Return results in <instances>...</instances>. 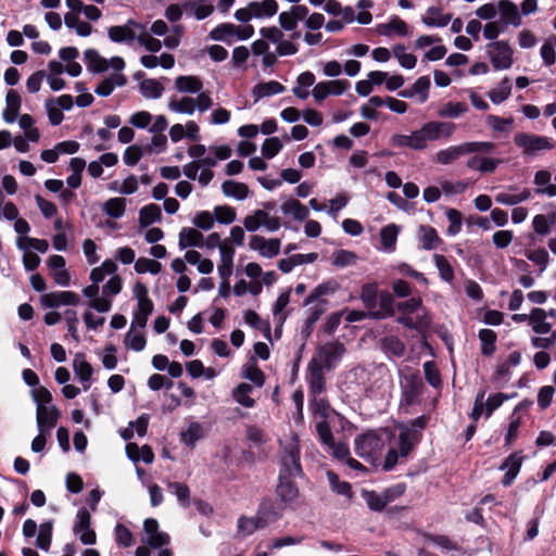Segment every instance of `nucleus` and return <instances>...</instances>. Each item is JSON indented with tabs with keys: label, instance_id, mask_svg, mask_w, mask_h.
<instances>
[{
	"label": "nucleus",
	"instance_id": "obj_1",
	"mask_svg": "<svg viewBox=\"0 0 556 556\" xmlns=\"http://www.w3.org/2000/svg\"><path fill=\"white\" fill-rule=\"evenodd\" d=\"M456 130V125L452 122L430 121L421 125L420 128L410 131L408 135L394 134L390 138V143L395 148H408L414 151H424L429 147V142L441 139H450Z\"/></svg>",
	"mask_w": 556,
	"mask_h": 556
},
{
	"label": "nucleus",
	"instance_id": "obj_2",
	"mask_svg": "<svg viewBox=\"0 0 556 556\" xmlns=\"http://www.w3.org/2000/svg\"><path fill=\"white\" fill-rule=\"evenodd\" d=\"M495 149V143L491 141H467L459 144L450 146L445 149L439 150L433 160L440 165H451L459 157L467 154H488Z\"/></svg>",
	"mask_w": 556,
	"mask_h": 556
},
{
	"label": "nucleus",
	"instance_id": "obj_3",
	"mask_svg": "<svg viewBox=\"0 0 556 556\" xmlns=\"http://www.w3.org/2000/svg\"><path fill=\"white\" fill-rule=\"evenodd\" d=\"M419 442L418 431L414 428L401 427L397 443L391 446L383 462V470L390 471L402 460L406 459Z\"/></svg>",
	"mask_w": 556,
	"mask_h": 556
},
{
	"label": "nucleus",
	"instance_id": "obj_4",
	"mask_svg": "<svg viewBox=\"0 0 556 556\" xmlns=\"http://www.w3.org/2000/svg\"><path fill=\"white\" fill-rule=\"evenodd\" d=\"M514 142L526 157H534L540 152L552 150L555 147L552 138L528 132H517Z\"/></svg>",
	"mask_w": 556,
	"mask_h": 556
},
{
	"label": "nucleus",
	"instance_id": "obj_5",
	"mask_svg": "<svg viewBox=\"0 0 556 556\" xmlns=\"http://www.w3.org/2000/svg\"><path fill=\"white\" fill-rule=\"evenodd\" d=\"M280 473L288 477H301L300 441L296 434L282 447L280 455Z\"/></svg>",
	"mask_w": 556,
	"mask_h": 556
},
{
	"label": "nucleus",
	"instance_id": "obj_6",
	"mask_svg": "<svg viewBox=\"0 0 556 556\" xmlns=\"http://www.w3.org/2000/svg\"><path fill=\"white\" fill-rule=\"evenodd\" d=\"M355 453L363 459L374 463L381 454L384 443L375 431H368L355 438Z\"/></svg>",
	"mask_w": 556,
	"mask_h": 556
},
{
	"label": "nucleus",
	"instance_id": "obj_7",
	"mask_svg": "<svg viewBox=\"0 0 556 556\" xmlns=\"http://www.w3.org/2000/svg\"><path fill=\"white\" fill-rule=\"evenodd\" d=\"M345 353L344 345L339 341H331L320 345L312 358L327 370L334 368Z\"/></svg>",
	"mask_w": 556,
	"mask_h": 556
},
{
	"label": "nucleus",
	"instance_id": "obj_8",
	"mask_svg": "<svg viewBox=\"0 0 556 556\" xmlns=\"http://www.w3.org/2000/svg\"><path fill=\"white\" fill-rule=\"evenodd\" d=\"M84 59L89 71L94 73H102L109 68L116 72H122L125 67V62L119 56H113L110 60L102 58L97 50L88 49L84 52Z\"/></svg>",
	"mask_w": 556,
	"mask_h": 556
},
{
	"label": "nucleus",
	"instance_id": "obj_9",
	"mask_svg": "<svg viewBox=\"0 0 556 556\" xmlns=\"http://www.w3.org/2000/svg\"><path fill=\"white\" fill-rule=\"evenodd\" d=\"M317 434L323 445L338 460L345 462L350 457L349 445L344 442H336L330 425L320 424L317 427Z\"/></svg>",
	"mask_w": 556,
	"mask_h": 556
},
{
	"label": "nucleus",
	"instance_id": "obj_10",
	"mask_svg": "<svg viewBox=\"0 0 556 556\" xmlns=\"http://www.w3.org/2000/svg\"><path fill=\"white\" fill-rule=\"evenodd\" d=\"M143 24L134 20H128L124 25L111 26L108 29V36L115 43L132 45L138 41Z\"/></svg>",
	"mask_w": 556,
	"mask_h": 556
},
{
	"label": "nucleus",
	"instance_id": "obj_11",
	"mask_svg": "<svg viewBox=\"0 0 556 556\" xmlns=\"http://www.w3.org/2000/svg\"><path fill=\"white\" fill-rule=\"evenodd\" d=\"M493 67L497 71L508 70L513 65V50L507 41L498 40L486 46Z\"/></svg>",
	"mask_w": 556,
	"mask_h": 556
},
{
	"label": "nucleus",
	"instance_id": "obj_12",
	"mask_svg": "<svg viewBox=\"0 0 556 556\" xmlns=\"http://www.w3.org/2000/svg\"><path fill=\"white\" fill-rule=\"evenodd\" d=\"M91 516L87 508L81 507L76 514L73 531L85 545L96 543V532L91 529Z\"/></svg>",
	"mask_w": 556,
	"mask_h": 556
},
{
	"label": "nucleus",
	"instance_id": "obj_13",
	"mask_svg": "<svg viewBox=\"0 0 556 556\" xmlns=\"http://www.w3.org/2000/svg\"><path fill=\"white\" fill-rule=\"evenodd\" d=\"M532 192L529 188H518L515 185L498 191L494 199L501 205L515 206L531 199Z\"/></svg>",
	"mask_w": 556,
	"mask_h": 556
},
{
	"label": "nucleus",
	"instance_id": "obj_14",
	"mask_svg": "<svg viewBox=\"0 0 556 556\" xmlns=\"http://www.w3.org/2000/svg\"><path fill=\"white\" fill-rule=\"evenodd\" d=\"M283 510L285 505L282 503L276 502L271 498L263 500L256 513L261 527L265 528L270 523L276 522L281 518Z\"/></svg>",
	"mask_w": 556,
	"mask_h": 556
},
{
	"label": "nucleus",
	"instance_id": "obj_15",
	"mask_svg": "<svg viewBox=\"0 0 556 556\" xmlns=\"http://www.w3.org/2000/svg\"><path fill=\"white\" fill-rule=\"evenodd\" d=\"M281 241L278 238L267 239L265 237L254 235L251 237L249 248L256 251L261 256L273 258L280 253Z\"/></svg>",
	"mask_w": 556,
	"mask_h": 556
},
{
	"label": "nucleus",
	"instance_id": "obj_16",
	"mask_svg": "<svg viewBox=\"0 0 556 556\" xmlns=\"http://www.w3.org/2000/svg\"><path fill=\"white\" fill-rule=\"evenodd\" d=\"M142 542L152 548H161L169 543V536L159 530V522L153 518H148L143 522Z\"/></svg>",
	"mask_w": 556,
	"mask_h": 556
},
{
	"label": "nucleus",
	"instance_id": "obj_17",
	"mask_svg": "<svg viewBox=\"0 0 556 556\" xmlns=\"http://www.w3.org/2000/svg\"><path fill=\"white\" fill-rule=\"evenodd\" d=\"M61 413L55 405H38L36 421L38 432H51L60 419Z\"/></svg>",
	"mask_w": 556,
	"mask_h": 556
},
{
	"label": "nucleus",
	"instance_id": "obj_18",
	"mask_svg": "<svg viewBox=\"0 0 556 556\" xmlns=\"http://www.w3.org/2000/svg\"><path fill=\"white\" fill-rule=\"evenodd\" d=\"M326 368L317 364L316 361L311 359L306 370V382L308 384V391L314 396L319 395L325 391L326 380L324 370Z\"/></svg>",
	"mask_w": 556,
	"mask_h": 556
},
{
	"label": "nucleus",
	"instance_id": "obj_19",
	"mask_svg": "<svg viewBox=\"0 0 556 556\" xmlns=\"http://www.w3.org/2000/svg\"><path fill=\"white\" fill-rule=\"evenodd\" d=\"M424 390L421 378L412 374L405 377V382L402 386V400L401 402L407 406L416 403Z\"/></svg>",
	"mask_w": 556,
	"mask_h": 556
},
{
	"label": "nucleus",
	"instance_id": "obj_20",
	"mask_svg": "<svg viewBox=\"0 0 556 556\" xmlns=\"http://www.w3.org/2000/svg\"><path fill=\"white\" fill-rule=\"evenodd\" d=\"M522 462L523 456L521 455V452H514L503 460L502 465L500 466V470L505 471L502 479V484L504 486H509L513 484L521 469Z\"/></svg>",
	"mask_w": 556,
	"mask_h": 556
},
{
	"label": "nucleus",
	"instance_id": "obj_21",
	"mask_svg": "<svg viewBox=\"0 0 556 556\" xmlns=\"http://www.w3.org/2000/svg\"><path fill=\"white\" fill-rule=\"evenodd\" d=\"M79 302V295L73 291H55L41 296L42 305L49 308H55L61 305L76 306Z\"/></svg>",
	"mask_w": 556,
	"mask_h": 556
},
{
	"label": "nucleus",
	"instance_id": "obj_22",
	"mask_svg": "<svg viewBox=\"0 0 556 556\" xmlns=\"http://www.w3.org/2000/svg\"><path fill=\"white\" fill-rule=\"evenodd\" d=\"M73 370L77 379L83 386L84 391L89 390L91 387V378L93 375V368L89 364L84 354L78 353L73 359Z\"/></svg>",
	"mask_w": 556,
	"mask_h": 556
},
{
	"label": "nucleus",
	"instance_id": "obj_23",
	"mask_svg": "<svg viewBox=\"0 0 556 556\" xmlns=\"http://www.w3.org/2000/svg\"><path fill=\"white\" fill-rule=\"evenodd\" d=\"M220 260L217 271L222 280H229L232 275L235 249L228 240L220 245Z\"/></svg>",
	"mask_w": 556,
	"mask_h": 556
},
{
	"label": "nucleus",
	"instance_id": "obj_24",
	"mask_svg": "<svg viewBox=\"0 0 556 556\" xmlns=\"http://www.w3.org/2000/svg\"><path fill=\"white\" fill-rule=\"evenodd\" d=\"M83 294L90 300L89 307L99 313H106L112 307V300L102 295L99 296V286L93 282L83 289Z\"/></svg>",
	"mask_w": 556,
	"mask_h": 556
},
{
	"label": "nucleus",
	"instance_id": "obj_25",
	"mask_svg": "<svg viewBox=\"0 0 556 556\" xmlns=\"http://www.w3.org/2000/svg\"><path fill=\"white\" fill-rule=\"evenodd\" d=\"M417 239L419 248L425 251L435 250L442 243V239L439 237L438 231L429 225L419 226Z\"/></svg>",
	"mask_w": 556,
	"mask_h": 556
},
{
	"label": "nucleus",
	"instance_id": "obj_26",
	"mask_svg": "<svg viewBox=\"0 0 556 556\" xmlns=\"http://www.w3.org/2000/svg\"><path fill=\"white\" fill-rule=\"evenodd\" d=\"M184 11L187 16L202 21L214 12V5L207 0L187 1L184 3Z\"/></svg>",
	"mask_w": 556,
	"mask_h": 556
},
{
	"label": "nucleus",
	"instance_id": "obj_27",
	"mask_svg": "<svg viewBox=\"0 0 556 556\" xmlns=\"http://www.w3.org/2000/svg\"><path fill=\"white\" fill-rule=\"evenodd\" d=\"M377 31L386 37L396 35L399 37H406L409 35L408 25L399 16H393L388 23H382L377 26Z\"/></svg>",
	"mask_w": 556,
	"mask_h": 556
},
{
	"label": "nucleus",
	"instance_id": "obj_28",
	"mask_svg": "<svg viewBox=\"0 0 556 556\" xmlns=\"http://www.w3.org/2000/svg\"><path fill=\"white\" fill-rule=\"evenodd\" d=\"M497 9L503 22L506 25H513L515 27L521 25V15L519 13L518 7L514 2L509 0H500L497 2Z\"/></svg>",
	"mask_w": 556,
	"mask_h": 556
},
{
	"label": "nucleus",
	"instance_id": "obj_29",
	"mask_svg": "<svg viewBox=\"0 0 556 556\" xmlns=\"http://www.w3.org/2000/svg\"><path fill=\"white\" fill-rule=\"evenodd\" d=\"M126 83V77L121 72L114 71V73L100 81L94 92L99 97H109L116 87H123Z\"/></svg>",
	"mask_w": 556,
	"mask_h": 556
},
{
	"label": "nucleus",
	"instance_id": "obj_30",
	"mask_svg": "<svg viewBox=\"0 0 556 556\" xmlns=\"http://www.w3.org/2000/svg\"><path fill=\"white\" fill-rule=\"evenodd\" d=\"M203 87V81L198 76L181 75L175 79V89L180 93L197 94Z\"/></svg>",
	"mask_w": 556,
	"mask_h": 556
},
{
	"label": "nucleus",
	"instance_id": "obj_31",
	"mask_svg": "<svg viewBox=\"0 0 556 556\" xmlns=\"http://www.w3.org/2000/svg\"><path fill=\"white\" fill-rule=\"evenodd\" d=\"M203 235L195 228L184 227L178 235V247L180 250L187 248H203Z\"/></svg>",
	"mask_w": 556,
	"mask_h": 556
},
{
	"label": "nucleus",
	"instance_id": "obj_32",
	"mask_svg": "<svg viewBox=\"0 0 556 556\" xmlns=\"http://www.w3.org/2000/svg\"><path fill=\"white\" fill-rule=\"evenodd\" d=\"M452 15L443 13L442 9L439 7H429L421 17V22L427 27H437L442 28L447 26L451 22Z\"/></svg>",
	"mask_w": 556,
	"mask_h": 556
},
{
	"label": "nucleus",
	"instance_id": "obj_33",
	"mask_svg": "<svg viewBox=\"0 0 556 556\" xmlns=\"http://www.w3.org/2000/svg\"><path fill=\"white\" fill-rule=\"evenodd\" d=\"M294 477L279 475L277 495L285 504L292 503L299 495V490L292 481Z\"/></svg>",
	"mask_w": 556,
	"mask_h": 556
},
{
	"label": "nucleus",
	"instance_id": "obj_34",
	"mask_svg": "<svg viewBox=\"0 0 556 556\" xmlns=\"http://www.w3.org/2000/svg\"><path fill=\"white\" fill-rule=\"evenodd\" d=\"M530 324L532 331L536 334H547L552 331L553 325L547 321L546 311L543 308H532L530 311Z\"/></svg>",
	"mask_w": 556,
	"mask_h": 556
},
{
	"label": "nucleus",
	"instance_id": "obj_35",
	"mask_svg": "<svg viewBox=\"0 0 556 556\" xmlns=\"http://www.w3.org/2000/svg\"><path fill=\"white\" fill-rule=\"evenodd\" d=\"M286 87L277 80H269L266 83L256 84L252 89V97L254 102H258L265 97H271L275 94L282 93Z\"/></svg>",
	"mask_w": 556,
	"mask_h": 556
},
{
	"label": "nucleus",
	"instance_id": "obj_36",
	"mask_svg": "<svg viewBox=\"0 0 556 556\" xmlns=\"http://www.w3.org/2000/svg\"><path fill=\"white\" fill-rule=\"evenodd\" d=\"M552 175L548 170L542 169L534 174L533 184L538 187L536 194L556 197V185L551 184Z\"/></svg>",
	"mask_w": 556,
	"mask_h": 556
},
{
	"label": "nucleus",
	"instance_id": "obj_37",
	"mask_svg": "<svg viewBox=\"0 0 556 556\" xmlns=\"http://www.w3.org/2000/svg\"><path fill=\"white\" fill-rule=\"evenodd\" d=\"M7 108L3 111L2 117L5 123L12 124L16 121L21 109V97L14 89L8 91L5 97Z\"/></svg>",
	"mask_w": 556,
	"mask_h": 556
},
{
	"label": "nucleus",
	"instance_id": "obj_38",
	"mask_svg": "<svg viewBox=\"0 0 556 556\" xmlns=\"http://www.w3.org/2000/svg\"><path fill=\"white\" fill-rule=\"evenodd\" d=\"M377 305L379 307L372 311V318L383 319L393 315L394 300L391 293L382 291L378 294Z\"/></svg>",
	"mask_w": 556,
	"mask_h": 556
},
{
	"label": "nucleus",
	"instance_id": "obj_39",
	"mask_svg": "<svg viewBox=\"0 0 556 556\" xmlns=\"http://www.w3.org/2000/svg\"><path fill=\"white\" fill-rule=\"evenodd\" d=\"M311 409L314 417L318 419V421L316 422V428L320 424L329 425L328 419L330 418L331 415L336 414V412L331 408L329 403L321 397H315L311 402Z\"/></svg>",
	"mask_w": 556,
	"mask_h": 556
},
{
	"label": "nucleus",
	"instance_id": "obj_40",
	"mask_svg": "<svg viewBox=\"0 0 556 556\" xmlns=\"http://www.w3.org/2000/svg\"><path fill=\"white\" fill-rule=\"evenodd\" d=\"M251 9L255 18H267L277 13L278 3L276 0L252 1Z\"/></svg>",
	"mask_w": 556,
	"mask_h": 556
},
{
	"label": "nucleus",
	"instance_id": "obj_41",
	"mask_svg": "<svg viewBox=\"0 0 556 556\" xmlns=\"http://www.w3.org/2000/svg\"><path fill=\"white\" fill-rule=\"evenodd\" d=\"M168 110L177 114L193 115L195 112V101L192 97L170 98L168 101Z\"/></svg>",
	"mask_w": 556,
	"mask_h": 556
},
{
	"label": "nucleus",
	"instance_id": "obj_42",
	"mask_svg": "<svg viewBox=\"0 0 556 556\" xmlns=\"http://www.w3.org/2000/svg\"><path fill=\"white\" fill-rule=\"evenodd\" d=\"M281 212L285 215H292L296 220H305L308 215V208L295 199H288L280 206Z\"/></svg>",
	"mask_w": 556,
	"mask_h": 556
},
{
	"label": "nucleus",
	"instance_id": "obj_43",
	"mask_svg": "<svg viewBox=\"0 0 556 556\" xmlns=\"http://www.w3.org/2000/svg\"><path fill=\"white\" fill-rule=\"evenodd\" d=\"M238 30V26L230 23H223L211 30L210 38L215 41H223L230 45L231 39L236 37Z\"/></svg>",
	"mask_w": 556,
	"mask_h": 556
},
{
	"label": "nucleus",
	"instance_id": "obj_44",
	"mask_svg": "<svg viewBox=\"0 0 556 556\" xmlns=\"http://www.w3.org/2000/svg\"><path fill=\"white\" fill-rule=\"evenodd\" d=\"M162 211L160 205L150 203L144 205L139 211V225L140 227H148L154 223L161 222Z\"/></svg>",
	"mask_w": 556,
	"mask_h": 556
},
{
	"label": "nucleus",
	"instance_id": "obj_45",
	"mask_svg": "<svg viewBox=\"0 0 556 556\" xmlns=\"http://www.w3.org/2000/svg\"><path fill=\"white\" fill-rule=\"evenodd\" d=\"M223 193L238 201H242L248 198L249 188L245 184L235 181V180H225L222 184Z\"/></svg>",
	"mask_w": 556,
	"mask_h": 556
},
{
	"label": "nucleus",
	"instance_id": "obj_46",
	"mask_svg": "<svg viewBox=\"0 0 556 556\" xmlns=\"http://www.w3.org/2000/svg\"><path fill=\"white\" fill-rule=\"evenodd\" d=\"M399 232L400 228L395 224L387 225L380 230V242L383 251L393 252L395 250Z\"/></svg>",
	"mask_w": 556,
	"mask_h": 556
},
{
	"label": "nucleus",
	"instance_id": "obj_47",
	"mask_svg": "<svg viewBox=\"0 0 556 556\" xmlns=\"http://www.w3.org/2000/svg\"><path fill=\"white\" fill-rule=\"evenodd\" d=\"M424 538L427 543H431L438 546L441 551L446 553L456 552L460 549V546L456 542H454L452 539L444 534L426 533Z\"/></svg>",
	"mask_w": 556,
	"mask_h": 556
},
{
	"label": "nucleus",
	"instance_id": "obj_48",
	"mask_svg": "<svg viewBox=\"0 0 556 556\" xmlns=\"http://www.w3.org/2000/svg\"><path fill=\"white\" fill-rule=\"evenodd\" d=\"M185 262L197 265L198 271L201 274H211L214 268V264L208 258H202L201 254L195 250H188L185 253Z\"/></svg>",
	"mask_w": 556,
	"mask_h": 556
},
{
	"label": "nucleus",
	"instance_id": "obj_49",
	"mask_svg": "<svg viewBox=\"0 0 556 556\" xmlns=\"http://www.w3.org/2000/svg\"><path fill=\"white\" fill-rule=\"evenodd\" d=\"M140 93L146 99H160L164 92V87L160 81L153 78L143 79L139 85Z\"/></svg>",
	"mask_w": 556,
	"mask_h": 556
},
{
	"label": "nucleus",
	"instance_id": "obj_50",
	"mask_svg": "<svg viewBox=\"0 0 556 556\" xmlns=\"http://www.w3.org/2000/svg\"><path fill=\"white\" fill-rule=\"evenodd\" d=\"M478 338L481 343V354L484 356H491L496 350V333L488 328L479 330Z\"/></svg>",
	"mask_w": 556,
	"mask_h": 556
},
{
	"label": "nucleus",
	"instance_id": "obj_51",
	"mask_svg": "<svg viewBox=\"0 0 556 556\" xmlns=\"http://www.w3.org/2000/svg\"><path fill=\"white\" fill-rule=\"evenodd\" d=\"M127 201L125 198H111L104 202L102 211L110 217L118 219L126 212Z\"/></svg>",
	"mask_w": 556,
	"mask_h": 556
},
{
	"label": "nucleus",
	"instance_id": "obj_52",
	"mask_svg": "<svg viewBox=\"0 0 556 556\" xmlns=\"http://www.w3.org/2000/svg\"><path fill=\"white\" fill-rule=\"evenodd\" d=\"M152 312L153 302L137 303V309L135 311L134 318L131 320V328H144Z\"/></svg>",
	"mask_w": 556,
	"mask_h": 556
},
{
	"label": "nucleus",
	"instance_id": "obj_53",
	"mask_svg": "<svg viewBox=\"0 0 556 556\" xmlns=\"http://www.w3.org/2000/svg\"><path fill=\"white\" fill-rule=\"evenodd\" d=\"M392 54L405 70H413L417 64V58L413 53L407 52L406 47L402 43L395 45L392 48Z\"/></svg>",
	"mask_w": 556,
	"mask_h": 556
},
{
	"label": "nucleus",
	"instance_id": "obj_54",
	"mask_svg": "<svg viewBox=\"0 0 556 556\" xmlns=\"http://www.w3.org/2000/svg\"><path fill=\"white\" fill-rule=\"evenodd\" d=\"M361 300L372 317V311L377 307L378 289L376 283H366L361 289Z\"/></svg>",
	"mask_w": 556,
	"mask_h": 556
},
{
	"label": "nucleus",
	"instance_id": "obj_55",
	"mask_svg": "<svg viewBox=\"0 0 556 556\" xmlns=\"http://www.w3.org/2000/svg\"><path fill=\"white\" fill-rule=\"evenodd\" d=\"M338 285L334 281H326L319 283L312 290V292L304 300V305H309L314 302H317L321 296L334 293Z\"/></svg>",
	"mask_w": 556,
	"mask_h": 556
},
{
	"label": "nucleus",
	"instance_id": "obj_56",
	"mask_svg": "<svg viewBox=\"0 0 556 556\" xmlns=\"http://www.w3.org/2000/svg\"><path fill=\"white\" fill-rule=\"evenodd\" d=\"M53 522L51 520L42 522L38 529L36 546L41 551L48 552L52 541Z\"/></svg>",
	"mask_w": 556,
	"mask_h": 556
},
{
	"label": "nucleus",
	"instance_id": "obj_57",
	"mask_svg": "<svg viewBox=\"0 0 556 556\" xmlns=\"http://www.w3.org/2000/svg\"><path fill=\"white\" fill-rule=\"evenodd\" d=\"M556 223V213L551 215L538 214L533 217L532 226L533 230L540 235L545 236L549 232L551 228Z\"/></svg>",
	"mask_w": 556,
	"mask_h": 556
},
{
	"label": "nucleus",
	"instance_id": "obj_58",
	"mask_svg": "<svg viewBox=\"0 0 556 556\" xmlns=\"http://www.w3.org/2000/svg\"><path fill=\"white\" fill-rule=\"evenodd\" d=\"M16 245L20 250H36L39 253H46L49 249V243L45 239H37L30 237H18L16 240Z\"/></svg>",
	"mask_w": 556,
	"mask_h": 556
},
{
	"label": "nucleus",
	"instance_id": "obj_59",
	"mask_svg": "<svg viewBox=\"0 0 556 556\" xmlns=\"http://www.w3.org/2000/svg\"><path fill=\"white\" fill-rule=\"evenodd\" d=\"M433 261L439 271L440 278L443 281L451 283L454 280L455 275L450 261L441 254H434Z\"/></svg>",
	"mask_w": 556,
	"mask_h": 556
},
{
	"label": "nucleus",
	"instance_id": "obj_60",
	"mask_svg": "<svg viewBox=\"0 0 556 556\" xmlns=\"http://www.w3.org/2000/svg\"><path fill=\"white\" fill-rule=\"evenodd\" d=\"M252 387L249 383L242 382L232 391L233 400L244 407H253L255 401L250 396L252 392Z\"/></svg>",
	"mask_w": 556,
	"mask_h": 556
},
{
	"label": "nucleus",
	"instance_id": "obj_61",
	"mask_svg": "<svg viewBox=\"0 0 556 556\" xmlns=\"http://www.w3.org/2000/svg\"><path fill=\"white\" fill-rule=\"evenodd\" d=\"M468 111V106L464 102H447L439 111L438 116L442 118H458Z\"/></svg>",
	"mask_w": 556,
	"mask_h": 556
},
{
	"label": "nucleus",
	"instance_id": "obj_62",
	"mask_svg": "<svg viewBox=\"0 0 556 556\" xmlns=\"http://www.w3.org/2000/svg\"><path fill=\"white\" fill-rule=\"evenodd\" d=\"M556 35L549 36L540 49L544 65L551 66L556 62Z\"/></svg>",
	"mask_w": 556,
	"mask_h": 556
},
{
	"label": "nucleus",
	"instance_id": "obj_63",
	"mask_svg": "<svg viewBox=\"0 0 556 556\" xmlns=\"http://www.w3.org/2000/svg\"><path fill=\"white\" fill-rule=\"evenodd\" d=\"M135 271L139 275L152 274L157 275L162 270V264L155 260L148 257H139L135 262Z\"/></svg>",
	"mask_w": 556,
	"mask_h": 556
},
{
	"label": "nucleus",
	"instance_id": "obj_64",
	"mask_svg": "<svg viewBox=\"0 0 556 556\" xmlns=\"http://www.w3.org/2000/svg\"><path fill=\"white\" fill-rule=\"evenodd\" d=\"M511 93V83L505 77L500 85L489 92V98L494 104L504 102Z\"/></svg>",
	"mask_w": 556,
	"mask_h": 556
}]
</instances>
